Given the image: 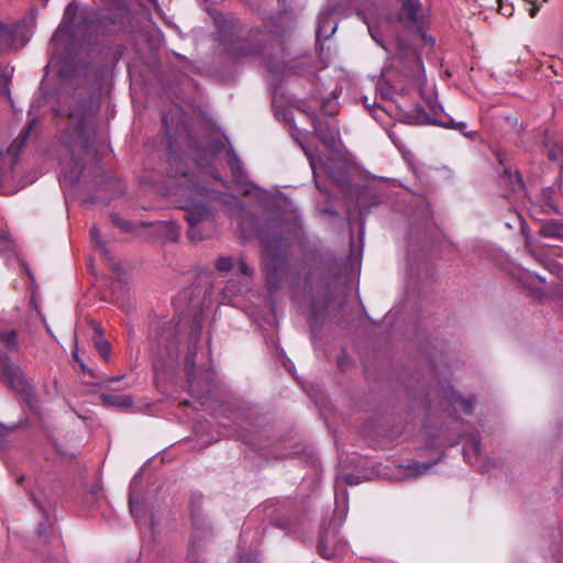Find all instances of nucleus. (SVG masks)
I'll use <instances>...</instances> for the list:
<instances>
[{
	"label": "nucleus",
	"mask_w": 563,
	"mask_h": 563,
	"mask_svg": "<svg viewBox=\"0 0 563 563\" xmlns=\"http://www.w3.org/2000/svg\"><path fill=\"white\" fill-rule=\"evenodd\" d=\"M306 156L309 159L310 167L312 169L314 178L317 177V174L319 170H324L327 175H329L331 178L335 177L333 168L329 165L328 162H324L321 157L314 156L309 148L301 145Z\"/></svg>",
	"instance_id": "dca6fc26"
},
{
	"label": "nucleus",
	"mask_w": 563,
	"mask_h": 563,
	"mask_svg": "<svg viewBox=\"0 0 563 563\" xmlns=\"http://www.w3.org/2000/svg\"><path fill=\"white\" fill-rule=\"evenodd\" d=\"M90 239L91 242L101 251L103 256L108 260H110L109 252L104 246V243L102 242L100 238V233L97 227H92L90 230Z\"/></svg>",
	"instance_id": "393cba45"
},
{
	"label": "nucleus",
	"mask_w": 563,
	"mask_h": 563,
	"mask_svg": "<svg viewBox=\"0 0 563 563\" xmlns=\"http://www.w3.org/2000/svg\"><path fill=\"white\" fill-rule=\"evenodd\" d=\"M19 349L15 330H0V361L10 358V355Z\"/></svg>",
	"instance_id": "4468645a"
},
{
	"label": "nucleus",
	"mask_w": 563,
	"mask_h": 563,
	"mask_svg": "<svg viewBox=\"0 0 563 563\" xmlns=\"http://www.w3.org/2000/svg\"><path fill=\"white\" fill-rule=\"evenodd\" d=\"M202 317L196 314L190 323L179 320L175 323L173 320L165 321L162 324L156 323L153 328L154 334L150 339V351L153 357L155 372H166L177 364L179 356V332L189 328L187 355L185 357L186 375L189 391L199 397L203 390H208L213 379V373L210 369L205 371L198 377L196 374V347L201 336Z\"/></svg>",
	"instance_id": "f257e3e1"
},
{
	"label": "nucleus",
	"mask_w": 563,
	"mask_h": 563,
	"mask_svg": "<svg viewBox=\"0 0 563 563\" xmlns=\"http://www.w3.org/2000/svg\"><path fill=\"white\" fill-rule=\"evenodd\" d=\"M538 291H540V294L537 295L539 297V296H541L542 287H539Z\"/></svg>",
	"instance_id": "864d4df0"
},
{
	"label": "nucleus",
	"mask_w": 563,
	"mask_h": 563,
	"mask_svg": "<svg viewBox=\"0 0 563 563\" xmlns=\"http://www.w3.org/2000/svg\"><path fill=\"white\" fill-rule=\"evenodd\" d=\"M93 342H95V345H96L97 350L101 354V356L104 360H108V356L110 354V344L104 339L102 330L99 327L96 328V330H95Z\"/></svg>",
	"instance_id": "412c9836"
},
{
	"label": "nucleus",
	"mask_w": 563,
	"mask_h": 563,
	"mask_svg": "<svg viewBox=\"0 0 563 563\" xmlns=\"http://www.w3.org/2000/svg\"><path fill=\"white\" fill-rule=\"evenodd\" d=\"M490 463H492L493 465H495V464H496V462H495V461L488 460V461H487V464H490Z\"/></svg>",
	"instance_id": "603ef678"
},
{
	"label": "nucleus",
	"mask_w": 563,
	"mask_h": 563,
	"mask_svg": "<svg viewBox=\"0 0 563 563\" xmlns=\"http://www.w3.org/2000/svg\"><path fill=\"white\" fill-rule=\"evenodd\" d=\"M344 548L345 544L338 538L334 530L325 529L322 531L318 543V552L322 558L331 560L342 553Z\"/></svg>",
	"instance_id": "1a4fd4ad"
},
{
	"label": "nucleus",
	"mask_w": 563,
	"mask_h": 563,
	"mask_svg": "<svg viewBox=\"0 0 563 563\" xmlns=\"http://www.w3.org/2000/svg\"><path fill=\"white\" fill-rule=\"evenodd\" d=\"M421 97L424 100L427 108L430 112V117L428 118L430 122L445 128L455 129L464 135L468 134L466 132L467 125L465 122H454L450 117L442 115V107L438 102L433 89H430L429 93H426L423 90H421Z\"/></svg>",
	"instance_id": "0eeeda50"
},
{
	"label": "nucleus",
	"mask_w": 563,
	"mask_h": 563,
	"mask_svg": "<svg viewBox=\"0 0 563 563\" xmlns=\"http://www.w3.org/2000/svg\"><path fill=\"white\" fill-rule=\"evenodd\" d=\"M242 235L245 238V239H249V235L245 233L244 230H242Z\"/></svg>",
	"instance_id": "8fccbe9b"
},
{
	"label": "nucleus",
	"mask_w": 563,
	"mask_h": 563,
	"mask_svg": "<svg viewBox=\"0 0 563 563\" xmlns=\"http://www.w3.org/2000/svg\"><path fill=\"white\" fill-rule=\"evenodd\" d=\"M309 63V59L308 58H302L298 62V65H308Z\"/></svg>",
	"instance_id": "c03bdc74"
},
{
	"label": "nucleus",
	"mask_w": 563,
	"mask_h": 563,
	"mask_svg": "<svg viewBox=\"0 0 563 563\" xmlns=\"http://www.w3.org/2000/svg\"><path fill=\"white\" fill-rule=\"evenodd\" d=\"M37 120L35 118L31 119L25 129L14 139L11 145L8 147V155L16 158L22 147L25 145L31 131L35 128Z\"/></svg>",
	"instance_id": "2eb2a0df"
},
{
	"label": "nucleus",
	"mask_w": 563,
	"mask_h": 563,
	"mask_svg": "<svg viewBox=\"0 0 563 563\" xmlns=\"http://www.w3.org/2000/svg\"><path fill=\"white\" fill-rule=\"evenodd\" d=\"M185 210V219L188 222V238L192 241H201L206 235L200 230V224L212 222L214 214L210 207L202 201L189 199L180 207Z\"/></svg>",
	"instance_id": "423d86ee"
},
{
	"label": "nucleus",
	"mask_w": 563,
	"mask_h": 563,
	"mask_svg": "<svg viewBox=\"0 0 563 563\" xmlns=\"http://www.w3.org/2000/svg\"><path fill=\"white\" fill-rule=\"evenodd\" d=\"M434 463H421V462H412L408 465V470L412 475L419 476L426 474Z\"/></svg>",
	"instance_id": "bb28decb"
},
{
	"label": "nucleus",
	"mask_w": 563,
	"mask_h": 563,
	"mask_svg": "<svg viewBox=\"0 0 563 563\" xmlns=\"http://www.w3.org/2000/svg\"><path fill=\"white\" fill-rule=\"evenodd\" d=\"M217 23L224 53L232 62L241 63L251 57L263 55V62L269 71L278 74L286 69L284 55L276 58L266 55L267 46L262 44L260 31L251 32L247 37H242L239 34L240 30H238L240 23L235 18L223 21V24L217 20Z\"/></svg>",
	"instance_id": "f03ea898"
},
{
	"label": "nucleus",
	"mask_w": 563,
	"mask_h": 563,
	"mask_svg": "<svg viewBox=\"0 0 563 563\" xmlns=\"http://www.w3.org/2000/svg\"><path fill=\"white\" fill-rule=\"evenodd\" d=\"M540 234L544 238L563 239V221L551 220L543 223L540 228Z\"/></svg>",
	"instance_id": "6ab92c4d"
},
{
	"label": "nucleus",
	"mask_w": 563,
	"mask_h": 563,
	"mask_svg": "<svg viewBox=\"0 0 563 563\" xmlns=\"http://www.w3.org/2000/svg\"><path fill=\"white\" fill-rule=\"evenodd\" d=\"M37 508L43 514V517L45 519V522L38 523L37 532L41 537H47L51 529V525L47 522V512L41 504H37Z\"/></svg>",
	"instance_id": "c756f323"
},
{
	"label": "nucleus",
	"mask_w": 563,
	"mask_h": 563,
	"mask_svg": "<svg viewBox=\"0 0 563 563\" xmlns=\"http://www.w3.org/2000/svg\"><path fill=\"white\" fill-rule=\"evenodd\" d=\"M345 483L347 485H354V484H357V481H354V476L353 475H346L345 476Z\"/></svg>",
	"instance_id": "58836bf2"
},
{
	"label": "nucleus",
	"mask_w": 563,
	"mask_h": 563,
	"mask_svg": "<svg viewBox=\"0 0 563 563\" xmlns=\"http://www.w3.org/2000/svg\"><path fill=\"white\" fill-rule=\"evenodd\" d=\"M338 23L331 12L322 11L318 18V26L316 31L317 44L322 49L321 41L328 40L336 31Z\"/></svg>",
	"instance_id": "ddd939ff"
},
{
	"label": "nucleus",
	"mask_w": 563,
	"mask_h": 563,
	"mask_svg": "<svg viewBox=\"0 0 563 563\" xmlns=\"http://www.w3.org/2000/svg\"><path fill=\"white\" fill-rule=\"evenodd\" d=\"M446 398L454 411H462L465 415H471L473 412V400L465 399L459 393L451 389L446 393Z\"/></svg>",
	"instance_id": "f3484780"
},
{
	"label": "nucleus",
	"mask_w": 563,
	"mask_h": 563,
	"mask_svg": "<svg viewBox=\"0 0 563 563\" xmlns=\"http://www.w3.org/2000/svg\"><path fill=\"white\" fill-rule=\"evenodd\" d=\"M470 452H472L476 457L481 456V444L476 439L470 440L463 448V453L465 459L470 457Z\"/></svg>",
	"instance_id": "c85d7f7f"
},
{
	"label": "nucleus",
	"mask_w": 563,
	"mask_h": 563,
	"mask_svg": "<svg viewBox=\"0 0 563 563\" xmlns=\"http://www.w3.org/2000/svg\"><path fill=\"white\" fill-rule=\"evenodd\" d=\"M238 268L240 273L245 276H250L253 273V269L245 263V261L242 257L238 260Z\"/></svg>",
	"instance_id": "72a5a7b5"
},
{
	"label": "nucleus",
	"mask_w": 563,
	"mask_h": 563,
	"mask_svg": "<svg viewBox=\"0 0 563 563\" xmlns=\"http://www.w3.org/2000/svg\"><path fill=\"white\" fill-rule=\"evenodd\" d=\"M201 189H202V188H200V187H197V188L192 187V191H195V192H198V191H200Z\"/></svg>",
	"instance_id": "a18cd8bd"
},
{
	"label": "nucleus",
	"mask_w": 563,
	"mask_h": 563,
	"mask_svg": "<svg viewBox=\"0 0 563 563\" xmlns=\"http://www.w3.org/2000/svg\"><path fill=\"white\" fill-rule=\"evenodd\" d=\"M313 130L320 141L328 147H334L340 137V131L336 124L330 123L328 120H313Z\"/></svg>",
	"instance_id": "9d476101"
},
{
	"label": "nucleus",
	"mask_w": 563,
	"mask_h": 563,
	"mask_svg": "<svg viewBox=\"0 0 563 563\" xmlns=\"http://www.w3.org/2000/svg\"><path fill=\"white\" fill-rule=\"evenodd\" d=\"M312 308H313L314 310H318V307H317V302H316V301H312Z\"/></svg>",
	"instance_id": "de8ad7c7"
},
{
	"label": "nucleus",
	"mask_w": 563,
	"mask_h": 563,
	"mask_svg": "<svg viewBox=\"0 0 563 563\" xmlns=\"http://www.w3.org/2000/svg\"><path fill=\"white\" fill-rule=\"evenodd\" d=\"M296 68H297V69L295 70V73H296L297 75H299V76H306V75H308V73H307L305 69H300V68H298V66H296Z\"/></svg>",
	"instance_id": "a19ab883"
},
{
	"label": "nucleus",
	"mask_w": 563,
	"mask_h": 563,
	"mask_svg": "<svg viewBox=\"0 0 563 563\" xmlns=\"http://www.w3.org/2000/svg\"><path fill=\"white\" fill-rule=\"evenodd\" d=\"M423 40L428 43H430L431 45L434 44V38L432 36H427L423 34Z\"/></svg>",
	"instance_id": "79ce46f5"
},
{
	"label": "nucleus",
	"mask_w": 563,
	"mask_h": 563,
	"mask_svg": "<svg viewBox=\"0 0 563 563\" xmlns=\"http://www.w3.org/2000/svg\"><path fill=\"white\" fill-rule=\"evenodd\" d=\"M7 77L3 74H0V86L5 87L7 86Z\"/></svg>",
	"instance_id": "ea45409f"
},
{
	"label": "nucleus",
	"mask_w": 563,
	"mask_h": 563,
	"mask_svg": "<svg viewBox=\"0 0 563 563\" xmlns=\"http://www.w3.org/2000/svg\"><path fill=\"white\" fill-rule=\"evenodd\" d=\"M229 165L235 181L243 184L245 179L243 164L233 151L229 153Z\"/></svg>",
	"instance_id": "aec40b11"
},
{
	"label": "nucleus",
	"mask_w": 563,
	"mask_h": 563,
	"mask_svg": "<svg viewBox=\"0 0 563 563\" xmlns=\"http://www.w3.org/2000/svg\"><path fill=\"white\" fill-rule=\"evenodd\" d=\"M0 369L8 383L16 390H23L25 380L19 365L13 363L11 358L0 361Z\"/></svg>",
	"instance_id": "f8f14e48"
},
{
	"label": "nucleus",
	"mask_w": 563,
	"mask_h": 563,
	"mask_svg": "<svg viewBox=\"0 0 563 563\" xmlns=\"http://www.w3.org/2000/svg\"><path fill=\"white\" fill-rule=\"evenodd\" d=\"M234 266V258L231 256H222L217 261V268L220 272H228Z\"/></svg>",
	"instance_id": "2f4dec72"
},
{
	"label": "nucleus",
	"mask_w": 563,
	"mask_h": 563,
	"mask_svg": "<svg viewBox=\"0 0 563 563\" xmlns=\"http://www.w3.org/2000/svg\"><path fill=\"white\" fill-rule=\"evenodd\" d=\"M76 11H77V8L73 3H69L66 7L65 14H64L65 19H70V16L74 15V18L70 20L69 27H74L76 25V20H77ZM86 16H87V11H81L78 14L79 20H84Z\"/></svg>",
	"instance_id": "a878e982"
},
{
	"label": "nucleus",
	"mask_w": 563,
	"mask_h": 563,
	"mask_svg": "<svg viewBox=\"0 0 563 563\" xmlns=\"http://www.w3.org/2000/svg\"><path fill=\"white\" fill-rule=\"evenodd\" d=\"M504 175L509 179L512 186H517L518 188L522 187L521 176L517 172L512 174L509 169H505ZM512 189L515 190L516 187H512Z\"/></svg>",
	"instance_id": "473e14b6"
},
{
	"label": "nucleus",
	"mask_w": 563,
	"mask_h": 563,
	"mask_svg": "<svg viewBox=\"0 0 563 563\" xmlns=\"http://www.w3.org/2000/svg\"><path fill=\"white\" fill-rule=\"evenodd\" d=\"M548 147V157L550 161H558L563 155V140H547L544 143Z\"/></svg>",
	"instance_id": "b1692460"
},
{
	"label": "nucleus",
	"mask_w": 563,
	"mask_h": 563,
	"mask_svg": "<svg viewBox=\"0 0 563 563\" xmlns=\"http://www.w3.org/2000/svg\"><path fill=\"white\" fill-rule=\"evenodd\" d=\"M558 298L563 300V290L558 295Z\"/></svg>",
	"instance_id": "3c124183"
},
{
	"label": "nucleus",
	"mask_w": 563,
	"mask_h": 563,
	"mask_svg": "<svg viewBox=\"0 0 563 563\" xmlns=\"http://www.w3.org/2000/svg\"><path fill=\"white\" fill-rule=\"evenodd\" d=\"M398 20L408 29H421V4L418 0H401Z\"/></svg>",
	"instance_id": "6e6552de"
},
{
	"label": "nucleus",
	"mask_w": 563,
	"mask_h": 563,
	"mask_svg": "<svg viewBox=\"0 0 563 563\" xmlns=\"http://www.w3.org/2000/svg\"><path fill=\"white\" fill-rule=\"evenodd\" d=\"M130 507H131V511H133V499H132V497L130 498Z\"/></svg>",
	"instance_id": "49530a36"
},
{
	"label": "nucleus",
	"mask_w": 563,
	"mask_h": 563,
	"mask_svg": "<svg viewBox=\"0 0 563 563\" xmlns=\"http://www.w3.org/2000/svg\"><path fill=\"white\" fill-rule=\"evenodd\" d=\"M402 74L408 79L407 89L412 87L429 93V91L423 87L426 81L423 63L420 55L416 52H411L406 55L404 59ZM376 90L382 98L391 100L396 95L405 93L406 87L398 84H391L390 74L384 73L376 84Z\"/></svg>",
	"instance_id": "20e7f679"
},
{
	"label": "nucleus",
	"mask_w": 563,
	"mask_h": 563,
	"mask_svg": "<svg viewBox=\"0 0 563 563\" xmlns=\"http://www.w3.org/2000/svg\"><path fill=\"white\" fill-rule=\"evenodd\" d=\"M254 234L264 249L266 285L271 291H276L286 275V261L283 256L285 240L272 228L256 229Z\"/></svg>",
	"instance_id": "7ed1b4c3"
},
{
	"label": "nucleus",
	"mask_w": 563,
	"mask_h": 563,
	"mask_svg": "<svg viewBox=\"0 0 563 563\" xmlns=\"http://www.w3.org/2000/svg\"><path fill=\"white\" fill-rule=\"evenodd\" d=\"M335 505L336 508L334 510L333 521L338 526H341L345 520L349 510V498L345 489L341 493H335Z\"/></svg>",
	"instance_id": "a211bd4d"
},
{
	"label": "nucleus",
	"mask_w": 563,
	"mask_h": 563,
	"mask_svg": "<svg viewBox=\"0 0 563 563\" xmlns=\"http://www.w3.org/2000/svg\"><path fill=\"white\" fill-rule=\"evenodd\" d=\"M113 222L115 225L120 227L124 231H129L131 229L130 223L123 220H119L117 217H113Z\"/></svg>",
	"instance_id": "c9c22d12"
},
{
	"label": "nucleus",
	"mask_w": 563,
	"mask_h": 563,
	"mask_svg": "<svg viewBox=\"0 0 563 563\" xmlns=\"http://www.w3.org/2000/svg\"><path fill=\"white\" fill-rule=\"evenodd\" d=\"M322 108L329 114H333L334 113V111L332 110V101L331 100L323 101L322 102Z\"/></svg>",
	"instance_id": "4c0bfd02"
},
{
	"label": "nucleus",
	"mask_w": 563,
	"mask_h": 563,
	"mask_svg": "<svg viewBox=\"0 0 563 563\" xmlns=\"http://www.w3.org/2000/svg\"><path fill=\"white\" fill-rule=\"evenodd\" d=\"M122 379V376H111L108 378V382H119Z\"/></svg>",
	"instance_id": "37998d69"
},
{
	"label": "nucleus",
	"mask_w": 563,
	"mask_h": 563,
	"mask_svg": "<svg viewBox=\"0 0 563 563\" xmlns=\"http://www.w3.org/2000/svg\"><path fill=\"white\" fill-rule=\"evenodd\" d=\"M67 32H70V30H68V27H66L65 25H60L55 34L53 35L52 37V42H56L58 41V38L64 34V33H67Z\"/></svg>",
	"instance_id": "f704fd0d"
},
{
	"label": "nucleus",
	"mask_w": 563,
	"mask_h": 563,
	"mask_svg": "<svg viewBox=\"0 0 563 563\" xmlns=\"http://www.w3.org/2000/svg\"><path fill=\"white\" fill-rule=\"evenodd\" d=\"M192 525H194V533L189 542V550L187 560L188 563H202L203 560L199 556L200 551H202L205 544L202 539L208 534L206 531H200L198 527V518L195 512L191 515Z\"/></svg>",
	"instance_id": "9b49d317"
},
{
	"label": "nucleus",
	"mask_w": 563,
	"mask_h": 563,
	"mask_svg": "<svg viewBox=\"0 0 563 563\" xmlns=\"http://www.w3.org/2000/svg\"><path fill=\"white\" fill-rule=\"evenodd\" d=\"M92 114L91 106L84 102H75L69 107L67 126L62 135V141L67 147L87 146L88 125Z\"/></svg>",
	"instance_id": "39448f33"
},
{
	"label": "nucleus",
	"mask_w": 563,
	"mask_h": 563,
	"mask_svg": "<svg viewBox=\"0 0 563 563\" xmlns=\"http://www.w3.org/2000/svg\"><path fill=\"white\" fill-rule=\"evenodd\" d=\"M104 400L111 402L112 405L119 407H130L132 405V399L128 396L115 397V396H106Z\"/></svg>",
	"instance_id": "7c9ffc66"
},
{
	"label": "nucleus",
	"mask_w": 563,
	"mask_h": 563,
	"mask_svg": "<svg viewBox=\"0 0 563 563\" xmlns=\"http://www.w3.org/2000/svg\"><path fill=\"white\" fill-rule=\"evenodd\" d=\"M302 111L310 118L312 123L313 120H320V118L317 117L316 111L313 109L307 107Z\"/></svg>",
	"instance_id": "e433bc0d"
},
{
	"label": "nucleus",
	"mask_w": 563,
	"mask_h": 563,
	"mask_svg": "<svg viewBox=\"0 0 563 563\" xmlns=\"http://www.w3.org/2000/svg\"><path fill=\"white\" fill-rule=\"evenodd\" d=\"M364 106L368 109L375 120H382L386 113L380 106L376 104V102L369 103L367 97H364Z\"/></svg>",
	"instance_id": "cd10ccee"
},
{
	"label": "nucleus",
	"mask_w": 563,
	"mask_h": 563,
	"mask_svg": "<svg viewBox=\"0 0 563 563\" xmlns=\"http://www.w3.org/2000/svg\"><path fill=\"white\" fill-rule=\"evenodd\" d=\"M15 31L2 23H0V47L2 49L11 48L13 46Z\"/></svg>",
	"instance_id": "4be33fe9"
},
{
	"label": "nucleus",
	"mask_w": 563,
	"mask_h": 563,
	"mask_svg": "<svg viewBox=\"0 0 563 563\" xmlns=\"http://www.w3.org/2000/svg\"><path fill=\"white\" fill-rule=\"evenodd\" d=\"M158 230L165 234V238L169 241H177L179 238V228L173 221H164L158 223Z\"/></svg>",
	"instance_id": "5701e85b"
},
{
	"label": "nucleus",
	"mask_w": 563,
	"mask_h": 563,
	"mask_svg": "<svg viewBox=\"0 0 563 563\" xmlns=\"http://www.w3.org/2000/svg\"><path fill=\"white\" fill-rule=\"evenodd\" d=\"M538 280H539V283H540L541 285H544V279H543V278L538 277Z\"/></svg>",
	"instance_id": "09e8293b"
}]
</instances>
